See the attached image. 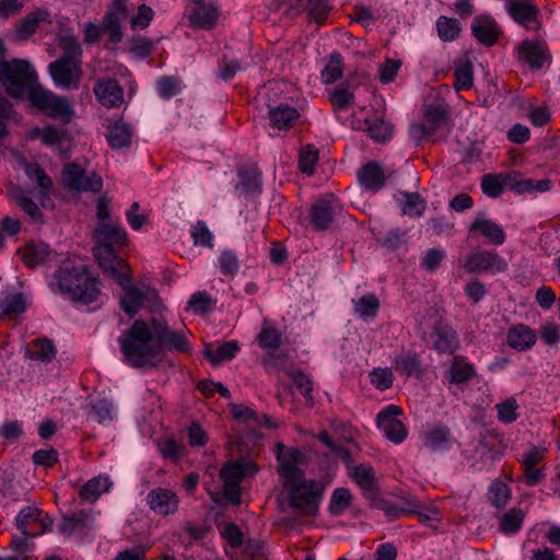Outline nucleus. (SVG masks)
Masks as SVG:
<instances>
[{"mask_svg": "<svg viewBox=\"0 0 560 560\" xmlns=\"http://www.w3.org/2000/svg\"><path fill=\"white\" fill-rule=\"evenodd\" d=\"M24 260L31 267L40 264L50 266L61 264L62 266L49 282V287L54 292H59L74 302L88 305L95 302L101 293L100 280L89 271L83 262L68 261L65 255L52 253L45 243L28 245Z\"/></svg>", "mask_w": 560, "mask_h": 560, "instance_id": "f257e3e1", "label": "nucleus"}, {"mask_svg": "<svg viewBox=\"0 0 560 560\" xmlns=\"http://www.w3.org/2000/svg\"><path fill=\"white\" fill-rule=\"evenodd\" d=\"M0 84L14 98L27 96L33 106L56 120L69 122L74 116V109L66 97L36 82V72L27 60L0 61Z\"/></svg>", "mask_w": 560, "mask_h": 560, "instance_id": "f03ea898", "label": "nucleus"}, {"mask_svg": "<svg viewBox=\"0 0 560 560\" xmlns=\"http://www.w3.org/2000/svg\"><path fill=\"white\" fill-rule=\"evenodd\" d=\"M93 256L104 273L119 287L128 284L127 262L116 254V247L128 242L126 230L118 222L97 223L93 233Z\"/></svg>", "mask_w": 560, "mask_h": 560, "instance_id": "7ed1b4c3", "label": "nucleus"}, {"mask_svg": "<svg viewBox=\"0 0 560 560\" xmlns=\"http://www.w3.org/2000/svg\"><path fill=\"white\" fill-rule=\"evenodd\" d=\"M188 335V331H176L162 322L154 320L150 327L142 320H136L129 331L120 336L119 340L121 350H144L154 339L165 348L188 350L192 347Z\"/></svg>", "mask_w": 560, "mask_h": 560, "instance_id": "20e7f679", "label": "nucleus"}, {"mask_svg": "<svg viewBox=\"0 0 560 560\" xmlns=\"http://www.w3.org/2000/svg\"><path fill=\"white\" fill-rule=\"evenodd\" d=\"M65 55L51 62L48 67L49 74L55 85L61 90H77L80 86L82 70L77 55L81 54L77 42L71 37L60 40Z\"/></svg>", "mask_w": 560, "mask_h": 560, "instance_id": "39448f33", "label": "nucleus"}, {"mask_svg": "<svg viewBox=\"0 0 560 560\" xmlns=\"http://www.w3.org/2000/svg\"><path fill=\"white\" fill-rule=\"evenodd\" d=\"M289 494L290 506L303 515L316 516L323 499L324 487L314 479L306 480L305 475L294 481H283Z\"/></svg>", "mask_w": 560, "mask_h": 560, "instance_id": "423d86ee", "label": "nucleus"}, {"mask_svg": "<svg viewBox=\"0 0 560 560\" xmlns=\"http://www.w3.org/2000/svg\"><path fill=\"white\" fill-rule=\"evenodd\" d=\"M451 131V125L443 104H429L424 107L421 122L412 124L410 136L417 142L439 141Z\"/></svg>", "mask_w": 560, "mask_h": 560, "instance_id": "0eeeda50", "label": "nucleus"}, {"mask_svg": "<svg viewBox=\"0 0 560 560\" xmlns=\"http://www.w3.org/2000/svg\"><path fill=\"white\" fill-rule=\"evenodd\" d=\"M282 92V84L279 82H268L258 92L257 102L268 108L270 126L279 130L291 128L299 118V112L295 107L285 104H276L279 93Z\"/></svg>", "mask_w": 560, "mask_h": 560, "instance_id": "6e6552de", "label": "nucleus"}, {"mask_svg": "<svg viewBox=\"0 0 560 560\" xmlns=\"http://www.w3.org/2000/svg\"><path fill=\"white\" fill-rule=\"evenodd\" d=\"M128 15L127 0H113L109 11L103 20L102 26L89 23L85 26V40L88 43L96 42L102 33H106L112 43H118L122 38L121 21Z\"/></svg>", "mask_w": 560, "mask_h": 560, "instance_id": "1a4fd4ad", "label": "nucleus"}, {"mask_svg": "<svg viewBox=\"0 0 560 560\" xmlns=\"http://www.w3.org/2000/svg\"><path fill=\"white\" fill-rule=\"evenodd\" d=\"M502 442L503 436L499 430H482L472 454L468 457L471 467L481 470L499 460L503 455Z\"/></svg>", "mask_w": 560, "mask_h": 560, "instance_id": "9d476101", "label": "nucleus"}, {"mask_svg": "<svg viewBox=\"0 0 560 560\" xmlns=\"http://www.w3.org/2000/svg\"><path fill=\"white\" fill-rule=\"evenodd\" d=\"M63 185L75 191L98 192L103 188V180L94 172H85L77 164H68L62 171Z\"/></svg>", "mask_w": 560, "mask_h": 560, "instance_id": "9b49d317", "label": "nucleus"}, {"mask_svg": "<svg viewBox=\"0 0 560 560\" xmlns=\"http://www.w3.org/2000/svg\"><path fill=\"white\" fill-rule=\"evenodd\" d=\"M464 269L472 273H499L508 269V261L493 250H476L469 254Z\"/></svg>", "mask_w": 560, "mask_h": 560, "instance_id": "f8f14e48", "label": "nucleus"}, {"mask_svg": "<svg viewBox=\"0 0 560 560\" xmlns=\"http://www.w3.org/2000/svg\"><path fill=\"white\" fill-rule=\"evenodd\" d=\"M15 525L22 535L36 537L51 525L48 515L34 505L23 508L15 517Z\"/></svg>", "mask_w": 560, "mask_h": 560, "instance_id": "ddd939ff", "label": "nucleus"}, {"mask_svg": "<svg viewBox=\"0 0 560 560\" xmlns=\"http://www.w3.org/2000/svg\"><path fill=\"white\" fill-rule=\"evenodd\" d=\"M401 412V408L389 405L376 417L377 427L383 431L386 439L395 444L401 443L407 438L405 424L397 419V416Z\"/></svg>", "mask_w": 560, "mask_h": 560, "instance_id": "4468645a", "label": "nucleus"}, {"mask_svg": "<svg viewBox=\"0 0 560 560\" xmlns=\"http://www.w3.org/2000/svg\"><path fill=\"white\" fill-rule=\"evenodd\" d=\"M278 474L283 481L301 479L304 471L298 467L303 463V454L296 447L285 448L282 443L277 444Z\"/></svg>", "mask_w": 560, "mask_h": 560, "instance_id": "2eb2a0df", "label": "nucleus"}, {"mask_svg": "<svg viewBox=\"0 0 560 560\" xmlns=\"http://www.w3.org/2000/svg\"><path fill=\"white\" fill-rule=\"evenodd\" d=\"M220 478L223 482V497L233 504H240L241 490L240 483L244 478V470L241 462L236 460L221 469Z\"/></svg>", "mask_w": 560, "mask_h": 560, "instance_id": "dca6fc26", "label": "nucleus"}, {"mask_svg": "<svg viewBox=\"0 0 560 560\" xmlns=\"http://www.w3.org/2000/svg\"><path fill=\"white\" fill-rule=\"evenodd\" d=\"M338 210H340V205L332 196H324L316 200L311 212V222L314 229L317 231L328 229Z\"/></svg>", "mask_w": 560, "mask_h": 560, "instance_id": "f3484780", "label": "nucleus"}, {"mask_svg": "<svg viewBox=\"0 0 560 560\" xmlns=\"http://www.w3.org/2000/svg\"><path fill=\"white\" fill-rule=\"evenodd\" d=\"M122 361L129 366L144 372L172 365L165 352H122Z\"/></svg>", "mask_w": 560, "mask_h": 560, "instance_id": "a211bd4d", "label": "nucleus"}, {"mask_svg": "<svg viewBox=\"0 0 560 560\" xmlns=\"http://www.w3.org/2000/svg\"><path fill=\"white\" fill-rule=\"evenodd\" d=\"M505 9L516 23L527 28H537L539 11L532 0H509Z\"/></svg>", "mask_w": 560, "mask_h": 560, "instance_id": "6ab92c4d", "label": "nucleus"}, {"mask_svg": "<svg viewBox=\"0 0 560 560\" xmlns=\"http://www.w3.org/2000/svg\"><path fill=\"white\" fill-rule=\"evenodd\" d=\"M147 502L152 511L165 516L177 511L179 500L172 490L156 488L148 493Z\"/></svg>", "mask_w": 560, "mask_h": 560, "instance_id": "aec40b11", "label": "nucleus"}, {"mask_svg": "<svg viewBox=\"0 0 560 560\" xmlns=\"http://www.w3.org/2000/svg\"><path fill=\"white\" fill-rule=\"evenodd\" d=\"M520 54L533 70H540L549 67L551 58L541 42L524 40Z\"/></svg>", "mask_w": 560, "mask_h": 560, "instance_id": "412c9836", "label": "nucleus"}, {"mask_svg": "<svg viewBox=\"0 0 560 560\" xmlns=\"http://www.w3.org/2000/svg\"><path fill=\"white\" fill-rule=\"evenodd\" d=\"M470 231L478 232L493 245H502L505 242V232L502 226L491 220L485 213H478L470 224Z\"/></svg>", "mask_w": 560, "mask_h": 560, "instance_id": "4be33fe9", "label": "nucleus"}, {"mask_svg": "<svg viewBox=\"0 0 560 560\" xmlns=\"http://www.w3.org/2000/svg\"><path fill=\"white\" fill-rule=\"evenodd\" d=\"M26 298L11 289H4L0 292V317L3 319H14L27 308Z\"/></svg>", "mask_w": 560, "mask_h": 560, "instance_id": "5701e85b", "label": "nucleus"}, {"mask_svg": "<svg viewBox=\"0 0 560 560\" xmlns=\"http://www.w3.org/2000/svg\"><path fill=\"white\" fill-rule=\"evenodd\" d=\"M93 91L97 101L106 107H119L124 102L122 90L115 80H100Z\"/></svg>", "mask_w": 560, "mask_h": 560, "instance_id": "b1692460", "label": "nucleus"}, {"mask_svg": "<svg viewBox=\"0 0 560 560\" xmlns=\"http://www.w3.org/2000/svg\"><path fill=\"white\" fill-rule=\"evenodd\" d=\"M350 477L360 487L365 499L374 495L380 490L375 470L371 465L360 464L352 466Z\"/></svg>", "mask_w": 560, "mask_h": 560, "instance_id": "393cba45", "label": "nucleus"}, {"mask_svg": "<svg viewBox=\"0 0 560 560\" xmlns=\"http://www.w3.org/2000/svg\"><path fill=\"white\" fill-rule=\"evenodd\" d=\"M471 30L477 40L486 46L493 45L500 35L498 24L490 15L476 16Z\"/></svg>", "mask_w": 560, "mask_h": 560, "instance_id": "a878e982", "label": "nucleus"}, {"mask_svg": "<svg viewBox=\"0 0 560 560\" xmlns=\"http://www.w3.org/2000/svg\"><path fill=\"white\" fill-rule=\"evenodd\" d=\"M394 369L407 377L421 378L425 373L427 364L417 352H404L395 359Z\"/></svg>", "mask_w": 560, "mask_h": 560, "instance_id": "bb28decb", "label": "nucleus"}, {"mask_svg": "<svg viewBox=\"0 0 560 560\" xmlns=\"http://www.w3.org/2000/svg\"><path fill=\"white\" fill-rule=\"evenodd\" d=\"M18 163L27 179L39 189L38 197L45 196L51 188L52 183L50 177L38 164L27 163L22 156H19Z\"/></svg>", "mask_w": 560, "mask_h": 560, "instance_id": "cd10ccee", "label": "nucleus"}, {"mask_svg": "<svg viewBox=\"0 0 560 560\" xmlns=\"http://www.w3.org/2000/svg\"><path fill=\"white\" fill-rule=\"evenodd\" d=\"M50 23V14L45 9H37L27 14L15 26V37L19 40H26L32 34L35 33L40 23Z\"/></svg>", "mask_w": 560, "mask_h": 560, "instance_id": "c85d7f7f", "label": "nucleus"}, {"mask_svg": "<svg viewBox=\"0 0 560 560\" xmlns=\"http://www.w3.org/2000/svg\"><path fill=\"white\" fill-rule=\"evenodd\" d=\"M508 345L515 350H526L536 342V332L524 324L512 326L506 335Z\"/></svg>", "mask_w": 560, "mask_h": 560, "instance_id": "c756f323", "label": "nucleus"}, {"mask_svg": "<svg viewBox=\"0 0 560 560\" xmlns=\"http://www.w3.org/2000/svg\"><path fill=\"white\" fill-rule=\"evenodd\" d=\"M260 362L270 374L283 372L289 376L298 368L288 352H266Z\"/></svg>", "mask_w": 560, "mask_h": 560, "instance_id": "7c9ffc66", "label": "nucleus"}, {"mask_svg": "<svg viewBox=\"0 0 560 560\" xmlns=\"http://www.w3.org/2000/svg\"><path fill=\"white\" fill-rule=\"evenodd\" d=\"M430 343L434 350H455L459 347V339L451 326L439 325L430 334Z\"/></svg>", "mask_w": 560, "mask_h": 560, "instance_id": "2f4dec72", "label": "nucleus"}, {"mask_svg": "<svg viewBox=\"0 0 560 560\" xmlns=\"http://www.w3.org/2000/svg\"><path fill=\"white\" fill-rule=\"evenodd\" d=\"M456 440L451 430L445 425H438L429 430L423 439V444L432 451L450 450Z\"/></svg>", "mask_w": 560, "mask_h": 560, "instance_id": "473e14b6", "label": "nucleus"}, {"mask_svg": "<svg viewBox=\"0 0 560 560\" xmlns=\"http://www.w3.org/2000/svg\"><path fill=\"white\" fill-rule=\"evenodd\" d=\"M112 485L108 476L98 475L81 487L79 491L80 499L83 502L94 503L103 493L110 489Z\"/></svg>", "mask_w": 560, "mask_h": 560, "instance_id": "72a5a7b5", "label": "nucleus"}, {"mask_svg": "<svg viewBox=\"0 0 560 560\" xmlns=\"http://www.w3.org/2000/svg\"><path fill=\"white\" fill-rule=\"evenodd\" d=\"M188 18L194 26L200 28H211L218 19V9L213 4L199 2L189 8Z\"/></svg>", "mask_w": 560, "mask_h": 560, "instance_id": "f704fd0d", "label": "nucleus"}, {"mask_svg": "<svg viewBox=\"0 0 560 560\" xmlns=\"http://www.w3.org/2000/svg\"><path fill=\"white\" fill-rule=\"evenodd\" d=\"M395 200L400 212L411 218L422 215L427 208L425 200L415 192L399 191L395 195Z\"/></svg>", "mask_w": 560, "mask_h": 560, "instance_id": "c9c22d12", "label": "nucleus"}, {"mask_svg": "<svg viewBox=\"0 0 560 560\" xmlns=\"http://www.w3.org/2000/svg\"><path fill=\"white\" fill-rule=\"evenodd\" d=\"M88 417L100 424H107L114 418V405L108 398L91 399L86 406Z\"/></svg>", "mask_w": 560, "mask_h": 560, "instance_id": "e433bc0d", "label": "nucleus"}, {"mask_svg": "<svg viewBox=\"0 0 560 560\" xmlns=\"http://www.w3.org/2000/svg\"><path fill=\"white\" fill-rule=\"evenodd\" d=\"M358 177L361 185L372 191L378 190L385 184L384 171L381 165L375 162L364 165Z\"/></svg>", "mask_w": 560, "mask_h": 560, "instance_id": "4c0bfd02", "label": "nucleus"}, {"mask_svg": "<svg viewBox=\"0 0 560 560\" xmlns=\"http://www.w3.org/2000/svg\"><path fill=\"white\" fill-rule=\"evenodd\" d=\"M354 315L364 320H372L380 308V301L375 294L368 293L352 300Z\"/></svg>", "mask_w": 560, "mask_h": 560, "instance_id": "58836bf2", "label": "nucleus"}, {"mask_svg": "<svg viewBox=\"0 0 560 560\" xmlns=\"http://www.w3.org/2000/svg\"><path fill=\"white\" fill-rule=\"evenodd\" d=\"M259 346L267 349H277L283 345V334L276 323L264 319L260 331L257 335Z\"/></svg>", "mask_w": 560, "mask_h": 560, "instance_id": "ea45409f", "label": "nucleus"}, {"mask_svg": "<svg viewBox=\"0 0 560 560\" xmlns=\"http://www.w3.org/2000/svg\"><path fill=\"white\" fill-rule=\"evenodd\" d=\"M31 137L39 139L43 144L52 149H59L68 139V133L62 128L46 126L44 128H34Z\"/></svg>", "mask_w": 560, "mask_h": 560, "instance_id": "a19ab883", "label": "nucleus"}, {"mask_svg": "<svg viewBox=\"0 0 560 560\" xmlns=\"http://www.w3.org/2000/svg\"><path fill=\"white\" fill-rule=\"evenodd\" d=\"M8 194L10 200L16 203L33 220L40 219L42 212L39 208L22 187L10 184L8 186Z\"/></svg>", "mask_w": 560, "mask_h": 560, "instance_id": "79ce46f5", "label": "nucleus"}, {"mask_svg": "<svg viewBox=\"0 0 560 560\" xmlns=\"http://www.w3.org/2000/svg\"><path fill=\"white\" fill-rule=\"evenodd\" d=\"M131 136L130 127L120 119L108 125L107 141L113 149L128 147L131 142Z\"/></svg>", "mask_w": 560, "mask_h": 560, "instance_id": "37998d69", "label": "nucleus"}, {"mask_svg": "<svg viewBox=\"0 0 560 560\" xmlns=\"http://www.w3.org/2000/svg\"><path fill=\"white\" fill-rule=\"evenodd\" d=\"M475 375L474 366L460 358H454L445 375L451 384H463L468 382Z\"/></svg>", "mask_w": 560, "mask_h": 560, "instance_id": "c03bdc74", "label": "nucleus"}, {"mask_svg": "<svg viewBox=\"0 0 560 560\" xmlns=\"http://www.w3.org/2000/svg\"><path fill=\"white\" fill-rule=\"evenodd\" d=\"M487 498L491 505L503 508L511 499V489L502 480L495 479L488 488Z\"/></svg>", "mask_w": 560, "mask_h": 560, "instance_id": "a18cd8bd", "label": "nucleus"}, {"mask_svg": "<svg viewBox=\"0 0 560 560\" xmlns=\"http://www.w3.org/2000/svg\"><path fill=\"white\" fill-rule=\"evenodd\" d=\"M89 520L90 514L85 511H79L70 516H63L59 525L60 532L67 535L83 532L88 527Z\"/></svg>", "mask_w": 560, "mask_h": 560, "instance_id": "49530a36", "label": "nucleus"}, {"mask_svg": "<svg viewBox=\"0 0 560 560\" xmlns=\"http://www.w3.org/2000/svg\"><path fill=\"white\" fill-rule=\"evenodd\" d=\"M352 494L348 488H337L332 491L328 512L332 516L341 515L347 509L350 508Z\"/></svg>", "mask_w": 560, "mask_h": 560, "instance_id": "de8ad7c7", "label": "nucleus"}, {"mask_svg": "<svg viewBox=\"0 0 560 560\" xmlns=\"http://www.w3.org/2000/svg\"><path fill=\"white\" fill-rule=\"evenodd\" d=\"M525 518V512L521 509H510L500 518V530L506 535L517 533Z\"/></svg>", "mask_w": 560, "mask_h": 560, "instance_id": "09e8293b", "label": "nucleus"}, {"mask_svg": "<svg viewBox=\"0 0 560 560\" xmlns=\"http://www.w3.org/2000/svg\"><path fill=\"white\" fill-rule=\"evenodd\" d=\"M455 89L467 90L474 84V71L471 61L468 59L459 60L455 63Z\"/></svg>", "mask_w": 560, "mask_h": 560, "instance_id": "8fccbe9b", "label": "nucleus"}, {"mask_svg": "<svg viewBox=\"0 0 560 560\" xmlns=\"http://www.w3.org/2000/svg\"><path fill=\"white\" fill-rule=\"evenodd\" d=\"M509 177L502 174H488L482 177L481 188L482 191L491 197L495 198L500 196L508 186Z\"/></svg>", "mask_w": 560, "mask_h": 560, "instance_id": "3c124183", "label": "nucleus"}, {"mask_svg": "<svg viewBox=\"0 0 560 560\" xmlns=\"http://www.w3.org/2000/svg\"><path fill=\"white\" fill-rule=\"evenodd\" d=\"M122 289L125 290V294L121 298V306L127 314L135 315L143 303V294L139 289L130 284V279L128 280V284Z\"/></svg>", "mask_w": 560, "mask_h": 560, "instance_id": "603ef678", "label": "nucleus"}, {"mask_svg": "<svg viewBox=\"0 0 560 560\" xmlns=\"http://www.w3.org/2000/svg\"><path fill=\"white\" fill-rule=\"evenodd\" d=\"M217 267L220 269L221 273L233 278L240 270V260L233 250L224 249L217 259Z\"/></svg>", "mask_w": 560, "mask_h": 560, "instance_id": "864d4df0", "label": "nucleus"}, {"mask_svg": "<svg viewBox=\"0 0 560 560\" xmlns=\"http://www.w3.org/2000/svg\"><path fill=\"white\" fill-rule=\"evenodd\" d=\"M370 502L372 509H377L384 512L388 522H393L400 518L397 504L384 499L378 490L374 495L366 499Z\"/></svg>", "mask_w": 560, "mask_h": 560, "instance_id": "5fc2aeb1", "label": "nucleus"}, {"mask_svg": "<svg viewBox=\"0 0 560 560\" xmlns=\"http://www.w3.org/2000/svg\"><path fill=\"white\" fill-rule=\"evenodd\" d=\"M368 131L371 138L377 142H385L392 135V126L382 118L366 119Z\"/></svg>", "mask_w": 560, "mask_h": 560, "instance_id": "6e6d98bb", "label": "nucleus"}, {"mask_svg": "<svg viewBox=\"0 0 560 560\" xmlns=\"http://www.w3.org/2000/svg\"><path fill=\"white\" fill-rule=\"evenodd\" d=\"M289 377L294 382L295 386L299 388L300 393L305 397L306 401L310 405H313V382L311 377L307 374H305L304 371L299 366L289 375Z\"/></svg>", "mask_w": 560, "mask_h": 560, "instance_id": "4d7b16f0", "label": "nucleus"}, {"mask_svg": "<svg viewBox=\"0 0 560 560\" xmlns=\"http://www.w3.org/2000/svg\"><path fill=\"white\" fill-rule=\"evenodd\" d=\"M495 409L498 411V419L500 422L504 424H510L517 420L518 418V404L514 397H510L499 404H497Z\"/></svg>", "mask_w": 560, "mask_h": 560, "instance_id": "13d9d810", "label": "nucleus"}, {"mask_svg": "<svg viewBox=\"0 0 560 560\" xmlns=\"http://www.w3.org/2000/svg\"><path fill=\"white\" fill-rule=\"evenodd\" d=\"M126 219L132 230L140 231L149 223V213L141 210L139 202L135 201L126 211Z\"/></svg>", "mask_w": 560, "mask_h": 560, "instance_id": "bf43d9fd", "label": "nucleus"}, {"mask_svg": "<svg viewBox=\"0 0 560 560\" xmlns=\"http://www.w3.org/2000/svg\"><path fill=\"white\" fill-rule=\"evenodd\" d=\"M436 30L443 40H453L458 36L460 26L454 19L440 16L436 21Z\"/></svg>", "mask_w": 560, "mask_h": 560, "instance_id": "052dcab7", "label": "nucleus"}, {"mask_svg": "<svg viewBox=\"0 0 560 560\" xmlns=\"http://www.w3.org/2000/svg\"><path fill=\"white\" fill-rule=\"evenodd\" d=\"M341 74V57L338 54H331L327 65L322 71V80L325 84H330L337 81Z\"/></svg>", "mask_w": 560, "mask_h": 560, "instance_id": "680f3d73", "label": "nucleus"}, {"mask_svg": "<svg viewBox=\"0 0 560 560\" xmlns=\"http://www.w3.org/2000/svg\"><path fill=\"white\" fill-rule=\"evenodd\" d=\"M156 91L162 98H171L182 91V83L173 77H163L156 81Z\"/></svg>", "mask_w": 560, "mask_h": 560, "instance_id": "e2e57ef3", "label": "nucleus"}, {"mask_svg": "<svg viewBox=\"0 0 560 560\" xmlns=\"http://www.w3.org/2000/svg\"><path fill=\"white\" fill-rule=\"evenodd\" d=\"M318 160V152L315 147L307 144L302 148L299 159L300 170L307 175L313 174L314 166Z\"/></svg>", "mask_w": 560, "mask_h": 560, "instance_id": "0e129e2a", "label": "nucleus"}, {"mask_svg": "<svg viewBox=\"0 0 560 560\" xmlns=\"http://www.w3.org/2000/svg\"><path fill=\"white\" fill-rule=\"evenodd\" d=\"M190 235L194 240L195 245L203 247H213V234L205 222H197L191 231Z\"/></svg>", "mask_w": 560, "mask_h": 560, "instance_id": "69168bd1", "label": "nucleus"}, {"mask_svg": "<svg viewBox=\"0 0 560 560\" xmlns=\"http://www.w3.org/2000/svg\"><path fill=\"white\" fill-rule=\"evenodd\" d=\"M400 67L401 61L399 59H386L378 66L380 81L384 84L393 82L396 79Z\"/></svg>", "mask_w": 560, "mask_h": 560, "instance_id": "338daca9", "label": "nucleus"}, {"mask_svg": "<svg viewBox=\"0 0 560 560\" xmlns=\"http://www.w3.org/2000/svg\"><path fill=\"white\" fill-rule=\"evenodd\" d=\"M244 67L236 59L223 58L218 65V77L224 81H229L242 71Z\"/></svg>", "mask_w": 560, "mask_h": 560, "instance_id": "774afa93", "label": "nucleus"}]
</instances>
